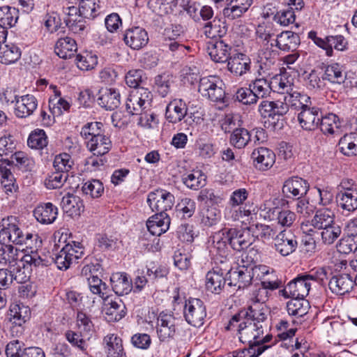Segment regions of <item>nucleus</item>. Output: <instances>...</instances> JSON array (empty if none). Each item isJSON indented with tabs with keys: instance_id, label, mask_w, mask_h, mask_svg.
<instances>
[{
	"instance_id": "nucleus-59",
	"label": "nucleus",
	"mask_w": 357,
	"mask_h": 357,
	"mask_svg": "<svg viewBox=\"0 0 357 357\" xmlns=\"http://www.w3.org/2000/svg\"><path fill=\"white\" fill-rule=\"evenodd\" d=\"M321 230L320 233L321 242L327 245L333 244L342 234V229L337 224L332 225Z\"/></svg>"
},
{
	"instance_id": "nucleus-5",
	"label": "nucleus",
	"mask_w": 357,
	"mask_h": 357,
	"mask_svg": "<svg viewBox=\"0 0 357 357\" xmlns=\"http://www.w3.org/2000/svg\"><path fill=\"white\" fill-rule=\"evenodd\" d=\"M183 316L190 325L197 328L203 326L206 317V309L204 302L193 298L186 300L183 305Z\"/></svg>"
},
{
	"instance_id": "nucleus-53",
	"label": "nucleus",
	"mask_w": 357,
	"mask_h": 357,
	"mask_svg": "<svg viewBox=\"0 0 357 357\" xmlns=\"http://www.w3.org/2000/svg\"><path fill=\"white\" fill-rule=\"evenodd\" d=\"M20 251L10 243L1 244L0 248V264H12L19 259Z\"/></svg>"
},
{
	"instance_id": "nucleus-24",
	"label": "nucleus",
	"mask_w": 357,
	"mask_h": 357,
	"mask_svg": "<svg viewBox=\"0 0 357 357\" xmlns=\"http://www.w3.org/2000/svg\"><path fill=\"white\" fill-rule=\"evenodd\" d=\"M208 53L211 59L217 63H224L230 57L231 47L223 40H219L208 43Z\"/></svg>"
},
{
	"instance_id": "nucleus-30",
	"label": "nucleus",
	"mask_w": 357,
	"mask_h": 357,
	"mask_svg": "<svg viewBox=\"0 0 357 357\" xmlns=\"http://www.w3.org/2000/svg\"><path fill=\"white\" fill-rule=\"evenodd\" d=\"M113 291L119 296L129 294L132 288L131 280L126 273H115L110 278Z\"/></svg>"
},
{
	"instance_id": "nucleus-38",
	"label": "nucleus",
	"mask_w": 357,
	"mask_h": 357,
	"mask_svg": "<svg viewBox=\"0 0 357 357\" xmlns=\"http://www.w3.org/2000/svg\"><path fill=\"white\" fill-rule=\"evenodd\" d=\"M319 127L324 134H338L341 131L342 122L335 114H328L323 116L321 115Z\"/></svg>"
},
{
	"instance_id": "nucleus-10",
	"label": "nucleus",
	"mask_w": 357,
	"mask_h": 357,
	"mask_svg": "<svg viewBox=\"0 0 357 357\" xmlns=\"http://www.w3.org/2000/svg\"><path fill=\"white\" fill-rule=\"evenodd\" d=\"M229 245L235 251L241 252L248 248L255 241L254 236L248 227L227 229Z\"/></svg>"
},
{
	"instance_id": "nucleus-32",
	"label": "nucleus",
	"mask_w": 357,
	"mask_h": 357,
	"mask_svg": "<svg viewBox=\"0 0 357 357\" xmlns=\"http://www.w3.org/2000/svg\"><path fill=\"white\" fill-rule=\"evenodd\" d=\"M86 147L94 155H103L107 153L112 148V144L109 137L105 134L91 138L86 141Z\"/></svg>"
},
{
	"instance_id": "nucleus-60",
	"label": "nucleus",
	"mask_w": 357,
	"mask_h": 357,
	"mask_svg": "<svg viewBox=\"0 0 357 357\" xmlns=\"http://www.w3.org/2000/svg\"><path fill=\"white\" fill-rule=\"evenodd\" d=\"M68 176V174L56 170L47 174L44 181V184L48 189L60 188L66 181Z\"/></svg>"
},
{
	"instance_id": "nucleus-49",
	"label": "nucleus",
	"mask_w": 357,
	"mask_h": 357,
	"mask_svg": "<svg viewBox=\"0 0 357 357\" xmlns=\"http://www.w3.org/2000/svg\"><path fill=\"white\" fill-rule=\"evenodd\" d=\"M18 10L13 7L2 6L0 7V26L8 28L13 26L18 20Z\"/></svg>"
},
{
	"instance_id": "nucleus-58",
	"label": "nucleus",
	"mask_w": 357,
	"mask_h": 357,
	"mask_svg": "<svg viewBox=\"0 0 357 357\" xmlns=\"http://www.w3.org/2000/svg\"><path fill=\"white\" fill-rule=\"evenodd\" d=\"M103 124L101 122H90L85 124L81 130V136L86 141H89L91 138H96L98 136L102 135Z\"/></svg>"
},
{
	"instance_id": "nucleus-22",
	"label": "nucleus",
	"mask_w": 357,
	"mask_h": 357,
	"mask_svg": "<svg viewBox=\"0 0 357 357\" xmlns=\"http://www.w3.org/2000/svg\"><path fill=\"white\" fill-rule=\"evenodd\" d=\"M102 299L105 301L103 311L108 321H118L125 317L126 306L121 299L113 300L108 296Z\"/></svg>"
},
{
	"instance_id": "nucleus-31",
	"label": "nucleus",
	"mask_w": 357,
	"mask_h": 357,
	"mask_svg": "<svg viewBox=\"0 0 357 357\" xmlns=\"http://www.w3.org/2000/svg\"><path fill=\"white\" fill-rule=\"evenodd\" d=\"M250 60L243 54H238L228 59V70L236 76H242L250 68Z\"/></svg>"
},
{
	"instance_id": "nucleus-56",
	"label": "nucleus",
	"mask_w": 357,
	"mask_h": 357,
	"mask_svg": "<svg viewBox=\"0 0 357 357\" xmlns=\"http://www.w3.org/2000/svg\"><path fill=\"white\" fill-rule=\"evenodd\" d=\"M77 66L82 70H89L98 64L96 54L91 52H84L77 55Z\"/></svg>"
},
{
	"instance_id": "nucleus-52",
	"label": "nucleus",
	"mask_w": 357,
	"mask_h": 357,
	"mask_svg": "<svg viewBox=\"0 0 357 357\" xmlns=\"http://www.w3.org/2000/svg\"><path fill=\"white\" fill-rule=\"evenodd\" d=\"M70 107L69 102L61 98L59 92L49 100V109L53 116H61L63 112L68 111Z\"/></svg>"
},
{
	"instance_id": "nucleus-33",
	"label": "nucleus",
	"mask_w": 357,
	"mask_h": 357,
	"mask_svg": "<svg viewBox=\"0 0 357 357\" xmlns=\"http://www.w3.org/2000/svg\"><path fill=\"white\" fill-rule=\"evenodd\" d=\"M228 273L230 286L241 289L248 286L251 282L252 275L245 266L238 267L235 270L230 269L228 271Z\"/></svg>"
},
{
	"instance_id": "nucleus-17",
	"label": "nucleus",
	"mask_w": 357,
	"mask_h": 357,
	"mask_svg": "<svg viewBox=\"0 0 357 357\" xmlns=\"http://www.w3.org/2000/svg\"><path fill=\"white\" fill-rule=\"evenodd\" d=\"M308 190V183L298 176L288 178L282 186V192L288 198H301L307 194Z\"/></svg>"
},
{
	"instance_id": "nucleus-15",
	"label": "nucleus",
	"mask_w": 357,
	"mask_h": 357,
	"mask_svg": "<svg viewBox=\"0 0 357 357\" xmlns=\"http://www.w3.org/2000/svg\"><path fill=\"white\" fill-rule=\"evenodd\" d=\"M275 154L271 149L263 146L255 148L251 154L253 165L260 171L270 169L275 164Z\"/></svg>"
},
{
	"instance_id": "nucleus-2",
	"label": "nucleus",
	"mask_w": 357,
	"mask_h": 357,
	"mask_svg": "<svg viewBox=\"0 0 357 357\" xmlns=\"http://www.w3.org/2000/svg\"><path fill=\"white\" fill-rule=\"evenodd\" d=\"M0 231V243H10L24 245L26 249L39 248L42 241L36 233L24 231L19 220L15 216H8L1 220Z\"/></svg>"
},
{
	"instance_id": "nucleus-47",
	"label": "nucleus",
	"mask_w": 357,
	"mask_h": 357,
	"mask_svg": "<svg viewBox=\"0 0 357 357\" xmlns=\"http://www.w3.org/2000/svg\"><path fill=\"white\" fill-rule=\"evenodd\" d=\"M287 302V310L289 315L303 317L308 312L310 308L309 302L305 298H291Z\"/></svg>"
},
{
	"instance_id": "nucleus-45",
	"label": "nucleus",
	"mask_w": 357,
	"mask_h": 357,
	"mask_svg": "<svg viewBox=\"0 0 357 357\" xmlns=\"http://www.w3.org/2000/svg\"><path fill=\"white\" fill-rule=\"evenodd\" d=\"M200 224L204 227L216 225L221 219L220 211L215 207H206L199 213Z\"/></svg>"
},
{
	"instance_id": "nucleus-39",
	"label": "nucleus",
	"mask_w": 357,
	"mask_h": 357,
	"mask_svg": "<svg viewBox=\"0 0 357 357\" xmlns=\"http://www.w3.org/2000/svg\"><path fill=\"white\" fill-rule=\"evenodd\" d=\"M285 101L291 107L295 109H304L306 107L311 105L310 97L307 94L302 93L297 90H292L291 93L284 96Z\"/></svg>"
},
{
	"instance_id": "nucleus-23",
	"label": "nucleus",
	"mask_w": 357,
	"mask_h": 357,
	"mask_svg": "<svg viewBox=\"0 0 357 357\" xmlns=\"http://www.w3.org/2000/svg\"><path fill=\"white\" fill-rule=\"evenodd\" d=\"M98 103L107 110H113L121 104V95L118 89L102 87L98 91Z\"/></svg>"
},
{
	"instance_id": "nucleus-14",
	"label": "nucleus",
	"mask_w": 357,
	"mask_h": 357,
	"mask_svg": "<svg viewBox=\"0 0 357 357\" xmlns=\"http://www.w3.org/2000/svg\"><path fill=\"white\" fill-rule=\"evenodd\" d=\"M354 287V277L348 273H339L331 277L328 287L337 296H344L351 291Z\"/></svg>"
},
{
	"instance_id": "nucleus-1",
	"label": "nucleus",
	"mask_w": 357,
	"mask_h": 357,
	"mask_svg": "<svg viewBox=\"0 0 357 357\" xmlns=\"http://www.w3.org/2000/svg\"><path fill=\"white\" fill-rule=\"evenodd\" d=\"M266 315L261 309L254 308L249 305L248 309L234 315L225 327L227 331H232L238 327L239 340L248 344L250 347H268L264 345L270 342L273 336L269 334L264 335L263 322Z\"/></svg>"
},
{
	"instance_id": "nucleus-37",
	"label": "nucleus",
	"mask_w": 357,
	"mask_h": 357,
	"mask_svg": "<svg viewBox=\"0 0 357 357\" xmlns=\"http://www.w3.org/2000/svg\"><path fill=\"white\" fill-rule=\"evenodd\" d=\"M346 74L343 67L337 63L328 65L325 67L324 73L322 76L324 80H327L332 84H341L346 79Z\"/></svg>"
},
{
	"instance_id": "nucleus-43",
	"label": "nucleus",
	"mask_w": 357,
	"mask_h": 357,
	"mask_svg": "<svg viewBox=\"0 0 357 357\" xmlns=\"http://www.w3.org/2000/svg\"><path fill=\"white\" fill-rule=\"evenodd\" d=\"M336 199L343 211L353 213L357 210V189L343 194H336Z\"/></svg>"
},
{
	"instance_id": "nucleus-9",
	"label": "nucleus",
	"mask_w": 357,
	"mask_h": 357,
	"mask_svg": "<svg viewBox=\"0 0 357 357\" xmlns=\"http://www.w3.org/2000/svg\"><path fill=\"white\" fill-rule=\"evenodd\" d=\"M176 318L172 313L161 312L156 320V333L160 342L173 339L176 333Z\"/></svg>"
},
{
	"instance_id": "nucleus-63",
	"label": "nucleus",
	"mask_w": 357,
	"mask_h": 357,
	"mask_svg": "<svg viewBox=\"0 0 357 357\" xmlns=\"http://www.w3.org/2000/svg\"><path fill=\"white\" fill-rule=\"evenodd\" d=\"M251 135L245 128L235 129L230 136V142L236 148H244L249 141H250Z\"/></svg>"
},
{
	"instance_id": "nucleus-11",
	"label": "nucleus",
	"mask_w": 357,
	"mask_h": 357,
	"mask_svg": "<svg viewBox=\"0 0 357 357\" xmlns=\"http://www.w3.org/2000/svg\"><path fill=\"white\" fill-rule=\"evenodd\" d=\"M123 40L126 45L133 50H139L149 43L148 32L139 26H132L126 29L123 33Z\"/></svg>"
},
{
	"instance_id": "nucleus-35",
	"label": "nucleus",
	"mask_w": 357,
	"mask_h": 357,
	"mask_svg": "<svg viewBox=\"0 0 357 357\" xmlns=\"http://www.w3.org/2000/svg\"><path fill=\"white\" fill-rule=\"evenodd\" d=\"M226 280L223 273L213 269L207 273L206 275V289L207 291L219 294L225 287Z\"/></svg>"
},
{
	"instance_id": "nucleus-19",
	"label": "nucleus",
	"mask_w": 357,
	"mask_h": 357,
	"mask_svg": "<svg viewBox=\"0 0 357 357\" xmlns=\"http://www.w3.org/2000/svg\"><path fill=\"white\" fill-rule=\"evenodd\" d=\"M15 114L18 118L31 116L38 107L37 98L31 94L15 96Z\"/></svg>"
},
{
	"instance_id": "nucleus-41",
	"label": "nucleus",
	"mask_w": 357,
	"mask_h": 357,
	"mask_svg": "<svg viewBox=\"0 0 357 357\" xmlns=\"http://www.w3.org/2000/svg\"><path fill=\"white\" fill-rule=\"evenodd\" d=\"M311 222L312 225L318 229L329 227L335 224L334 213L328 208L318 210Z\"/></svg>"
},
{
	"instance_id": "nucleus-29",
	"label": "nucleus",
	"mask_w": 357,
	"mask_h": 357,
	"mask_svg": "<svg viewBox=\"0 0 357 357\" xmlns=\"http://www.w3.org/2000/svg\"><path fill=\"white\" fill-rule=\"evenodd\" d=\"M67 17L64 19L66 26L75 33H82L86 28V22L84 17L78 14L77 8L70 6L66 9Z\"/></svg>"
},
{
	"instance_id": "nucleus-64",
	"label": "nucleus",
	"mask_w": 357,
	"mask_h": 357,
	"mask_svg": "<svg viewBox=\"0 0 357 357\" xmlns=\"http://www.w3.org/2000/svg\"><path fill=\"white\" fill-rule=\"evenodd\" d=\"M276 202H278L279 200L277 199H275L273 201L268 200L262 204L260 207V216H261L264 220L275 221L278 213L280 208L275 206Z\"/></svg>"
},
{
	"instance_id": "nucleus-28",
	"label": "nucleus",
	"mask_w": 357,
	"mask_h": 357,
	"mask_svg": "<svg viewBox=\"0 0 357 357\" xmlns=\"http://www.w3.org/2000/svg\"><path fill=\"white\" fill-rule=\"evenodd\" d=\"M33 215L38 222L42 224H51L58 215V208L50 202L43 203L36 207Z\"/></svg>"
},
{
	"instance_id": "nucleus-27",
	"label": "nucleus",
	"mask_w": 357,
	"mask_h": 357,
	"mask_svg": "<svg viewBox=\"0 0 357 357\" xmlns=\"http://www.w3.org/2000/svg\"><path fill=\"white\" fill-rule=\"evenodd\" d=\"M301 39L298 33L291 31H284L277 36L275 46L284 52H294L300 45Z\"/></svg>"
},
{
	"instance_id": "nucleus-20",
	"label": "nucleus",
	"mask_w": 357,
	"mask_h": 357,
	"mask_svg": "<svg viewBox=\"0 0 357 357\" xmlns=\"http://www.w3.org/2000/svg\"><path fill=\"white\" fill-rule=\"evenodd\" d=\"M188 107L182 99H174L170 101L165 109V118L169 123L174 124L181 122L187 115Z\"/></svg>"
},
{
	"instance_id": "nucleus-13",
	"label": "nucleus",
	"mask_w": 357,
	"mask_h": 357,
	"mask_svg": "<svg viewBox=\"0 0 357 357\" xmlns=\"http://www.w3.org/2000/svg\"><path fill=\"white\" fill-rule=\"evenodd\" d=\"M298 241L296 236L287 230L281 231L274 238L275 250L283 257L289 256L296 251Z\"/></svg>"
},
{
	"instance_id": "nucleus-36",
	"label": "nucleus",
	"mask_w": 357,
	"mask_h": 357,
	"mask_svg": "<svg viewBox=\"0 0 357 357\" xmlns=\"http://www.w3.org/2000/svg\"><path fill=\"white\" fill-rule=\"evenodd\" d=\"M22 55L20 48L14 43L0 45V62L8 65L17 61Z\"/></svg>"
},
{
	"instance_id": "nucleus-61",
	"label": "nucleus",
	"mask_w": 357,
	"mask_h": 357,
	"mask_svg": "<svg viewBox=\"0 0 357 357\" xmlns=\"http://www.w3.org/2000/svg\"><path fill=\"white\" fill-rule=\"evenodd\" d=\"M38 248L36 249H26L25 248V251L27 252V254H25L22 260L24 263L29 264L31 266H33L35 267L38 266H47L50 264V260L42 258L38 253L37 252Z\"/></svg>"
},
{
	"instance_id": "nucleus-44",
	"label": "nucleus",
	"mask_w": 357,
	"mask_h": 357,
	"mask_svg": "<svg viewBox=\"0 0 357 357\" xmlns=\"http://www.w3.org/2000/svg\"><path fill=\"white\" fill-rule=\"evenodd\" d=\"M202 31L207 38L215 39L222 37L226 33L227 29L220 19L215 18L204 24Z\"/></svg>"
},
{
	"instance_id": "nucleus-25",
	"label": "nucleus",
	"mask_w": 357,
	"mask_h": 357,
	"mask_svg": "<svg viewBox=\"0 0 357 357\" xmlns=\"http://www.w3.org/2000/svg\"><path fill=\"white\" fill-rule=\"evenodd\" d=\"M170 218L167 213H155L149 218L146 227L149 231L153 236H160L165 233L169 227Z\"/></svg>"
},
{
	"instance_id": "nucleus-7",
	"label": "nucleus",
	"mask_w": 357,
	"mask_h": 357,
	"mask_svg": "<svg viewBox=\"0 0 357 357\" xmlns=\"http://www.w3.org/2000/svg\"><path fill=\"white\" fill-rule=\"evenodd\" d=\"M311 282L306 274L298 275L290 281L284 289H280L278 294L284 298L306 297L311 288Z\"/></svg>"
},
{
	"instance_id": "nucleus-40",
	"label": "nucleus",
	"mask_w": 357,
	"mask_h": 357,
	"mask_svg": "<svg viewBox=\"0 0 357 357\" xmlns=\"http://www.w3.org/2000/svg\"><path fill=\"white\" fill-rule=\"evenodd\" d=\"M271 88L273 92L287 95L294 89V84L289 76L286 74H280L271 79Z\"/></svg>"
},
{
	"instance_id": "nucleus-18",
	"label": "nucleus",
	"mask_w": 357,
	"mask_h": 357,
	"mask_svg": "<svg viewBox=\"0 0 357 357\" xmlns=\"http://www.w3.org/2000/svg\"><path fill=\"white\" fill-rule=\"evenodd\" d=\"M302 109L298 114V121L301 128L306 130H314L319 128L321 112L318 107H310Z\"/></svg>"
},
{
	"instance_id": "nucleus-54",
	"label": "nucleus",
	"mask_w": 357,
	"mask_h": 357,
	"mask_svg": "<svg viewBox=\"0 0 357 357\" xmlns=\"http://www.w3.org/2000/svg\"><path fill=\"white\" fill-rule=\"evenodd\" d=\"M146 275L149 281L154 282L160 278H165L169 273L168 268L163 265L159 264L155 261H150L146 266Z\"/></svg>"
},
{
	"instance_id": "nucleus-34",
	"label": "nucleus",
	"mask_w": 357,
	"mask_h": 357,
	"mask_svg": "<svg viewBox=\"0 0 357 357\" xmlns=\"http://www.w3.org/2000/svg\"><path fill=\"white\" fill-rule=\"evenodd\" d=\"M77 50L76 41L68 36L58 39L54 46L56 55L63 59L71 58Z\"/></svg>"
},
{
	"instance_id": "nucleus-21",
	"label": "nucleus",
	"mask_w": 357,
	"mask_h": 357,
	"mask_svg": "<svg viewBox=\"0 0 357 357\" xmlns=\"http://www.w3.org/2000/svg\"><path fill=\"white\" fill-rule=\"evenodd\" d=\"M106 357H126L122 339L116 333H108L102 340Z\"/></svg>"
},
{
	"instance_id": "nucleus-51",
	"label": "nucleus",
	"mask_w": 357,
	"mask_h": 357,
	"mask_svg": "<svg viewBox=\"0 0 357 357\" xmlns=\"http://www.w3.org/2000/svg\"><path fill=\"white\" fill-rule=\"evenodd\" d=\"M269 298L268 289L264 286L254 289L250 294V305L254 306V308L264 310L263 304L265 303Z\"/></svg>"
},
{
	"instance_id": "nucleus-46",
	"label": "nucleus",
	"mask_w": 357,
	"mask_h": 357,
	"mask_svg": "<svg viewBox=\"0 0 357 357\" xmlns=\"http://www.w3.org/2000/svg\"><path fill=\"white\" fill-rule=\"evenodd\" d=\"M10 321L16 326H22L30 317V310L26 306L14 305L9 310Z\"/></svg>"
},
{
	"instance_id": "nucleus-62",
	"label": "nucleus",
	"mask_w": 357,
	"mask_h": 357,
	"mask_svg": "<svg viewBox=\"0 0 357 357\" xmlns=\"http://www.w3.org/2000/svg\"><path fill=\"white\" fill-rule=\"evenodd\" d=\"M125 80L126 84L130 88L138 89L139 87H144L143 85L146 77L144 76L143 70L139 69H134L129 70L126 77Z\"/></svg>"
},
{
	"instance_id": "nucleus-6",
	"label": "nucleus",
	"mask_w": 357,
	"mask_h": 357,
	"mask_svg": "<svg viewBox=\"0 0 357 357\" xmlns=\"http://www.w3.org/2000/svg\"><path fill=\"white\" fill-rule=\"evenodd\" d=\"M211 248L210 252L215 257V259L222 264L231 257V252L229 245V238L227 233V229H221L215 232L210 237Z\"/></svg>"
},
{
	"instance_id": "nucleus-55",
	"label": "nucleus",
	"mask_w": 357,
	"mask_h": 357,
	"mask_svg": "<svg viewBox=\"0 0 357 357\" xmlns=\"http://www.w3.org/2000/svg\"><path fill=\"white\" fill-rule=\"evenodd\" d=\"M47 137L41 129H36L31 132L27 139L28 146L32 149H43L47 145Z\"/></svg>"
},
{
	"instance_id": "nucleus-16",
	"label": "nucleus",
	"mask_w": 357,
	"mask_h": 357,
	"mask_svg": "<svg viewBox=\"0 0 357 357\" xmlns=\"http://www.w3.org/2000/svg\"><path fill=\"white\" fill-rule=\"evenodd\" d=\"M254 272L261 280V285L268 290H276L282 287V282L276 274V271L265 265H259L255 267Z\"/></svg>"
},
{
	"instance_id": "nucleus-8",
	"label": "nucleus",
	"mask_w": 357,
	"mask_h": 357,
	"mask_svg": "<svg viewBox=\"0 0 357 357\" xmlns=\"http://www.w3.org/2000/svg\"><path fill=\"white\" fill-rule=\"evenodd\" d=\"M152 100L151 91L145 87L132 89L126 101V111L134 115L149 105Z\"/></svg>"
},
{
	"instance_id": "nucleus-3",
	"label": "nucleus",
	"mask_w": 357,
	"mask_h": 357,
	"mask_svg": "<svg viewBox=\"0 0 357 357\" xmlns=\"http://www.w3.org/2000/svg\"><path fill=\"white\" fill-rule=\"evenodd\" d=\"M84 254V248L79 242L72 241L67 243L61 250L52 258L53 261L60 270H66L70 265L81 258Z\"/></svg>"
},
{
	"instance_id": "nucleus-48",
	"label": "nucleus",
	"mask_w": 357,
	"mask_h": 357,
	"mask_svg": "<svg viewBox=\"0 0 357 357\" xmlns=\"http://www.w3.org/2000/svg\"><path fill=\"white\" fill-rule=\"evenodd\" d=\"M206 176L199 170L192 172L182 176L183 183L190 189L198 190L206 184Z\"/></svg>"
},
{
	"instance_id": "nucleus-57",
	"label": "nucleus",
	"mask_w": 357,
	"mask_h": 357,
	"mask_svg": "<svg viewBox=\"0 0 357 357\" xmlns=\"http://www.w3.org/2000/svg\"><path fill=\"white\" fill-rule=\"evenodd\" d=\"M252 92L255 95L256 98H264L269 95L271 88V82H268L266 79L259 78L254 80L250 84Z\"/></svg>"
},
{
	"instance_id": "nucleus-4",
	"label": "nucleus",
	"mask_w": 357,
	"mask_h": 357,
	"mask_svg": "<svg viewBox=\"0 0 357 357\" xmlns=\"http://www.w3.org/2000/svg\"><path fill=\"white\" fill-rule=\"evenodd\" d=\"M198 91L203 97L213 102H225V92L222 87V81L216 76L201 78Z\"/></svg>"
},
{
	"instance_id": "nucleus-50",
	"label": "nucleus",
	"mask_w": 357,
	"mask_h": 357,
	"mask_svg": "<svg viewBox=\"0 0 357 357\" xmlns=\"http://www.w3.org/2000/svg\"><path fill=\"white\" fill-rule=\"evenodd\" d=\"M1 185L7 195H12L17 192L18 185L15 183L13 174L9 169L0 167Z\"/></svg>"
},
{
	"instance_id": "nucleus-26",
	"label": "nucleus",
	"mask_w": 357,
	"mask_h": 357,
	"mask_svg": "<svg viewBox=\"0 0 357 357\" xmlns=\"http://www.w3.org/2000/svg\"><path fill=\"white\" fill-rule=\"evenodd\" d=\"M61 206L63 211L70 217L80 215L84 209L82 199L79 196L71 193H68L63 197Z\"/></svg>"
},
{
	"instance_id": "nucleus-12",
	"label": "nucleus",
	"mask_w": 357,
	"mask_h": 357,
	"mask_svg": "<svg viewBox=\"0 0 357 357\" xmlns=\"http://www.w3.org/2000/svg\"><path fill=\"white\" fill-rule=\"evenodd\" d=\"M147 202L151 210L156 213H167L174 204V196L164 190H158L148 195Z\"/></svg>"
},
{
	"instance_id": "nucleus-42",
	"label": "nucleus",
	"mask_w": 357,
	"mask_h": 357,
	"mask_svg": "<svg viewBox=\"0 0 357 357\" xmlns=\"http://www.w3.org/2000/svg\"><path fill=\"white\" fill-rule=\"evenodd\" d=\"M340 151L347 156L357 155V132L345 134L338 143Z\"/></svg>"
}]
</instances>
